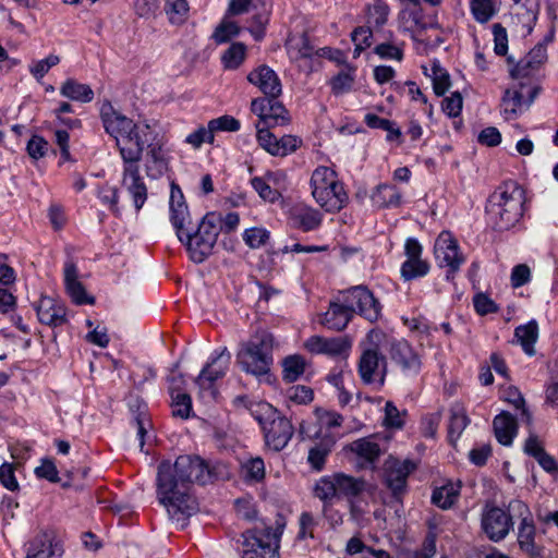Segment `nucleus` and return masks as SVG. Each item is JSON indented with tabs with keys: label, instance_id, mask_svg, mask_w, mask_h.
<instances>
[{
	"label": "nucleus",
	"instance_id": "9",
	"mask_svg": "<svg viewBox=\"0 0 558 558\" xmlns=\"http://www.w3.org/2000/svg\"><path fill=\"white\" fill-rule=\"evenodd\" d=\"M230 362L231 354L226 347L215 350L211 353L208 362L195 379L202 398L211 400L216 398L217 392L214 388V384L217 379L222 378L227 374Z\"/></svg>",
	"mask_w": 558,
	"mask_h": 558
},
{
	"label": "nucleus",
	"instance_id": "17",
	"mask_svg": "<svg viewBox=\"0 0 558 558\" xmlns=\"http://www.w3.org/2000/svg\"><path fill=\"white\" fill-rule=\"evenodd\" d=\"M511 515L499 507H486L482 514V529L493 542L504 539L512 529Z\"/></svg>",
	"mask_w": 558,
	"mask_h": 558
},
{
	"label": "nucleus",
	"instance_id": "18",
	"mask_svg": "<svg viewBox=\"0 0 558 558\" xmlns=\"http://www.w3.org/2000/svg\"><path fill=\"white\" fill-rule=\"evenodd\" d=\"M163 147V138L158 132L145 144L144 166L147 175L151 179L160 178L168 169V158Z\"/></svg>",
	"mask_w": 558,
	"mask_h": 558
},
{
	"label": "nucleus",
	"instance_id": "28",
	"mask_svg": "<svg viewBox=\"0 0 558 558\" xmlns=\"http://www.w3.org/2000/svg\"><path fill=\"white\" fill-rule=\"evenodd\" d=\"M494 432L497 440L504 446H510L518 432V424L509 412H502L494 418Z\"/></svg>",
	"mask_w": 558,
	"mask_h": 558
},
{
	"label": "nucleus",
	"instance_id": "58",
	"mask_svg": "<svg viewBox=\"0 0 558 558\" xmlns=\"http://www.w3.org/2000/svg\"><path fill=\"white\" fill-rule=\"evenodd\" d=\"M353 83L354 70L342 71L331 81L332 92L337 95L348 93L351 90Z\"/></svg>",
	"mask_w": 558,
	"mask_h": 558
},
{
	"label": "nucleus",
	"instance_id": "11",
	"mask_svg": "<svg viewBox=\"0 0 558 558\" xmlns=\"http://www.w3.org/2000/svg\"><path fill=\"white\" fill-rule=\"evenodd\" d=\"M342 301L347 303L352 317L357 313L373 323L380 316L381 305L374 294L364 286L352 287L343 291Z\"/></svg>",
	"mask_w": 558,
	"mask_h": 558
},
{
	"label": "nucleus",
	"instance_id": "60",
	"mask_svg": "<svg viewBox=\"0 0 558 558\" xmlns=\"http://www.w3.org/2000/svg\"><path fill=\"white\" fill-rule=\"evenodd\" d=\"M35 474L38 478L47 480L50 483L60 481L57 466L50 459H43L40 465L35 468Z\"/></svg>",
	"mask_w": 558,
	"mask_h": 558
},
{
	"label": "nucleus",
	"instance_id": "16",
	"mask_svg": "<svg viewBox=\"0 0 558 558\" xmlns=\"http://www.w3.org/2000/svg\"><path fill=\"white\" fill-rule=\"evenodd\" d=\"M538 87L527 88L521 85L519 89H507L502 97V116L506 120H513L530 108L536 96Z\"/></svg>",
	"mask_w": 558,
	"mask_h": 558
},
{
	"label": "nucleus",
	"instance_id": "44",
	"mask_svg": "<svg viewBox=\"0 0 558 558\" xmlns=\"http://www.w3.org/2000/svg\"><path fill=\"white\" fill-rule=\"evenodd\" d=\"M246 56V46L242 43H233L222 54L221 61L226 69H238Z\"/></svg>",
	"mask_w": 558,
	"mask_h": 558
},
{
	"label": "nucleus",
	"instance_id": "22",
	"mask_svg": "<svg viewBox=\"0 0 558 558\" xmlns=\"http://www.w3.org/2000/svg\"><path fill=\"white\" fill-rule=\"evenodd\" d=\"M415 464L410 460H393L387 463L386 484L393 495L402 493L407 487L408 476L414 471Z\"/></svg>",
	"mask_w": 558,
	"mask_h": 558
},
{
	"label": "nucleus",
	"instance_id": "49",
	"mask_svg": "<svg viewBox=\"0 0 558 558\" xmlns=\"http://www.w3.org/2000/svg\"><path fill=\"white\" fill-rule=\"evenodd\" d=\"M97 197L104 206H106L116 216L120 215L118 207L119 203V191L117 187L104 185L97 191Z\"/></svg>",
	"mask_w": 558,
	"mask_h": 558
},
{
	"label": "nucleus",
	"instance_id": "26",
	"mask_svg": "<svg viewBox=\"0 0 558 558\" xmlns=\"http://www.w3.org/2000/svg\"><path fill=\"white\" fill-rule=\"evenodd\" d=\"M350 450L363 460L360 463L361 468L373 466L381 453L379 445L371 437L353 441L350 445Z\"/></svg>",
	"mask_w": 558,
	"mask_h": 558
},
{
	"label": "nucleus",
	"instance_id": "30",
	"mask_svg": "<svg viewBox=\"0 0 558 558\" xmlns=\"http://www.w3.org/2000/svg\"><path fill=\"white\" fill-rule=\"evenodd\" d=\"M400 19L403 29L410 32L413 39H417L423 31L438 26L437 22H424L421 10H404Z\"/></svg>",
	"mask_w": 558,
	"mask_h": 558
},
{
	"label": "nucleus",
	"instance_id": "13",
	"mask_svg": "<svg viewBox=\"0 0 558 558\" xmlns=\"http://www.w3.org/2000/svg\"><path fill=\"white\" fill-rule=\"evenodd\" d=\"M423 246L415 238H408L404 243L405 260L401 264L400 274L404 281L425 277L430 269L427 260L422 258Z\"/></svg>",
	"mask_w": 558,
	"mask_h": 558
},
{
	"label": "nucleus",
	"instance_id": "23",
	"mask_svg": "<svg viewBox=\"0 0 558 558\" xmlns=\"http://www.w3.org/2000/svg\"><path fill=\"white\" fill-rule=\"evenodd\" d=\"M62 549L50 533L36 535L28 544L25 558H61Z\"/></svg>",
	"mask_w": 558,
	"mask_h": 558
},
{
	"label": "nucleus",
	"instance_id": "43",
	"mask_svg": "<svg viewBox=\"0 0 558 558\" xmlns=\"http://www.w3.org/2000/svg\"><path fill=\"white\" fill-rule=\"evenodd\" d=\"M314 495L325 504L338 498L335 474L319 478L315 484Z\"/></svg>",
	"mask_w": 558,
	"mask_h": 558
},
{
	"label": "nucleus",
	"instance_id": "34",
	"mask_svg": "<svg viewBox=\"0 0 558 558\" xmlns=\"http://www.w3.org/2000/svg\"><path fill=\"white\" fill-rule=\"evenodd\" d=\"M535 525L532 520L521 522L518 529V543L520 548L536 558L541 556V548L535 543Z\"/></svg>",
	"mask_w": 558,
	"mask_h": 558
},
{
	"label": "nucleus",
	"instance_id": "50",
	"mask_svg": "<svg viewBox=\"0 0 558 558\" xmlns=\"http://www.w3.org/2000/svg\"><path fill=\"white\" fill-rule=\"evenodd\" d=\"M352 41L355 46L353 56L359 57L360 53L372 45L373 32L369 27H356L351 34Z\"/></svg>",
	"mask_w": 558,
	"mask_h": 558
},
{
	"label": "nucleus",
	"instance_id": "37",
	"mask_svg": "<svg viewBox=\"0 0 558 558\" xmlns=\"http://www.w3.org/2000/svg\"><path fill=\"white\" fill-rule=\"evenodd\" d=\"M338 498H352L360 495L365 488V482L353 476L335 473Z\"/></svg>",
	"mask_w": 558,
	"mask_h": 558
},
{
	"label": "nucleus",
	"instance_id": "7",
	"mask_svg": "<svg viewBox=\"0 0 558 558\" xmlns=\"http://www.w3.org/2000/svg\"><path fill=\"white\" fill-rule=\"evenodd\" d=\"M251 413L263 428L266 446L275 451L287 447L294 434L292 423L267 402L256 403Z\"/></svg>",
	"mask_w": 558,
	"mask_h": 558
},
{
	"label": "nucleus",
	"instance_id": "20",
	"mask_svg": "<svg viewBox=\"0 0 558 558\" xmlns=\"http://www.w3.org/2000/svg\"><path fill=\"white\" fill-rule=\"evenodd\" d=\"M247 81L258 87L268 98H277L281 95L282 86L277 73L268 65H260L251 71Z\"/></svg>",
	"mask_w": 558,
	"mask_h": 558
},
{
	"label": "nucleus",
	"instance_id": "51",
	"mask_svg": "<svg viewBox=\"0 0 558 558\" xmlns=\"http://www.w3.org/2000/svg\"><path fill=\"white\" fill-rule=\"evenodd\" d=\"M60 62L56 54H49L47 58L33 62L29 65V72L36 81L40 82L51 68Z\"/></svg>",
	"mask_w": 558,
	"mask_h": 558
},
{
	"label": "nucleus",
	"instance_id": "56",
	"mask_svg": "<svg viewBox=\"0 0 558 558\" xmlns=\"http://www.w3.org/2000/svg\"><path fill=\"white\" fill-rule=\"evenodd\" d=\"M208 123L214 134L216 132H236L241 128L240 121L228 114L211 119Z\"/></svg>",
	"mask_w": 558,
	"mask_h": 558
},
{
	"label": "nucleus",
	"instance_id": "15",
	"mask_svg": "<svg viewBox=\"0 0 558 558\" xmlns=\"http://www.w3.org/2000/svg\"><path fill=\"white\" fill-rule=\"evenodd\" d=\"M389 355L400 372L408 377L417 376L422 369V359L414 348L405 340L391 342Z\"/></svg>",
	"mask_w": 558,
	"mask_h": 558
},
{
	"label": "nucleus",
	"instance_id": "2",
	"mask_svg": "<svg viewBox=\"0 0 558 558\" xmlns=\"http://www.w3.org/2000/svg\"><path fill=\"white\" fill-rule=\"evenodd\" d=\"M219 476L217 466L198 456H180L173 464L161 462L157 473V498L167 510L169 519L184 529L189 519L198 511L192 484H208Z\"/></svg>",
	"mask_w": 558,
	"mask_h": 558
},
{
	"label": "nucleus",
	"instance_id": "27",
	"mask_svg": "<svg viewBox=\"0 0 558 558\" xmlns=\"http://www.w3.org/2000/svg\"><path fill=\"white\" fill-rule=\"evenodd\" d=\"M513 12L523 28L531 33L539 12L538 0H513Z\"/></svg>",
	"mask_w": 558,
	"mask_h": 558
},
{
	"label": "nucleus",
	"instance_id": "42",
	"mask_svg": "<svg viewBox=\"0 0 558 558\" xmlns=\"http://www.w3.org/2000/svg\"><path fill=\"white\" fill-rule=\"evenodd\" d=\"M458 496L459 487L447 484L433 492L432 501L441 509H448L456 502Z\"/></svg>",
	"mask_w": 558,
	"mask_h": 558
},
{
	"label": "nucleus",
	"instance_id": "29",
	"mask_svg": "<svg viewBox=\"0 0 558 558\" xmlns=\"http://www.w3.org/2000/svg\"><path fill=\"white\" fill-rule=\"evenodd\" d=\"M547 59V51L544 45H536L526 57L521 60L512 71L513 76H526L531 71L538 69Z\"/></svg>",
	"mask_w": 558,
	"mask_h": 558
},
{
	"label": "nucleus",
	"instance_id": "52",
	"mask_svg": "<svg viewBox=\"0 0 558 558\" xmlns=\"http://www.w3.org/2000/svg\"><path fill=\"white\" fill-rule=\"evenodd\" d=\"M269 239V232L264 228H250L243 232V241L251 248H259Z\"/></svg>",
	"mask_w": 558,
	"mask_h": 558
},
{
	"label": "nucleus",
	"instance_id": "59",
	"mask_svg": "<svg viewBox=\"0 0 558 558\" xmlns=\"http://www.w3.org/2000/svg\"><path fill=\"white\" fill-rule=\"evenodd\" d=\"M316 417L322 428L331 429L341 426L343 417L341 414L325 409L316 410Z\"/></svg>",
	"mask_w": 558,
	"mask_h": 558
},
{
	"label": "nucleus",
	"instance_id": "39",
	"mask_svg": "<svg viewBox=\"0 0 558 558\" xmlns=\"http://www.w3.org/2000/svg\"><path fill=\"white\" fill-rule=\"evenodd\" d=\"M333 444V439L328 437L316 442L310 449L307 461L313 469L320 471L324 468L326 458L331 452Z\"/></svg>",
	"mask_w": 558,
	"mask_h": 558
},
{
	"label": "nucleus",
	"instance_id": "57",
	"mask_svg": "<svg viewBox=\"0 0 558 558\" xmlns=\"http://www.w3.org/2000/svg\"><path fill=\"white\" fill-rule=\"evenodd\" d=\"M215 136L208 123L207 126H199L197 130L190 133L186 136L185 142L197 149L204 143L213 144Z\"/></svg>",
	"mask_w": 558,
	"mask_h": 558
},
{
	"label": "nucleus",
	"instance_id": "45",
	"mask_svg": "<svg viewBox=\"0 0 558 558\" xmlns=\"http://www.w3.org/2000/svg\"><path fill=\"white\" fill-rule=\"evenodd\" d=\"M433 88L437 96H442L450 87V76L448 72L441 68L438 61H433L430 74Z\"/></svg>",
	"mask_w": 558,
	"mask_h": 558
},
{
	"label": "nucleus",
	"instance_id": "25",
	"mask_svg": "<svg viewBox=\"0 0 558 558\" xmlns=\"http://www.w3.org/2000/svg\"><path fill=\"white\" fill-rule=\"evenodd\" d=\"M169 392L172 399V413L174 416L187 418L192 409L191 397L183 391L184 380L181 375H172L169 378Z\"/></svg>",
	"mask_w": 558,
	"mask_h": 558
},
{
	"label": "nucleus",
	"instance_id": "62",
	"mask_svg": "<svg viewBox=\"0 0 558 558\" xmlns=\"http://www.w3.org/2000/svg\"><path fill=\"white\" fill-rule=\"evenodd\" d=\"M502 399L513 405L518 410H522V414L530 418L527 410L524 408L525 401L517 387L510 386L502 392Z\"/></svg>",
	"mask_w": 558,
	"mask_h": 558
},
{
	"label": "nucleus",
	"instance_id": "41",
	"mask_svg": "<svg viewBox=\"0 0 558 558\" xmlns=\"http://www.w3.org/2000/svg\"><path fill=\"white\" fill-rule=\"evenodd\" d=\"M241 471L246 482L259 483L266 473L264 460L259 457L250 458L242 462Z\"/></svg>",
	"mask_w": 558,
	"mask_h": 558
},
{
	"label": "nucleus",
	"instance_id": "4",
	"mask_svg": "<svg viewBox=\"0 0 558 558\" xmlns=\"http://www.w3.org/2000/svg\"><path fill=\"white\" fill-rule=\"evenodd\" d=\"M310 186L315 202L328 213L340 211L349 202L343 183L329 167H317L312 172Z\"/></svg>",
	"mask_w": 558,
	"mask_h": 558
},
{
	"label": "nucleus",
	"instance_id": "12",
	"mask_svg": "<svg viewBox=\"0 0 558 558\" xmlns=\"http://www.w3.org/2000/svg\"><path fill=\"white\" fill-rule=\"evenodd\" d=\"M304 348L312 354L345 360L350 354L352 342L345 336L326 338L315 335L305 340Z\"/></svg>",
	"mask_w": 558,
	"mask_h": 558
},
{
	"label": "nucleus",
	"instance_id": "14",
	"mask_svg": "<svg viewBox=\"0 0 558 558\" xmlns=\"http://www.w3.org/2000/svg\"><path fill=\"white\" fill-rule=\"evenodd\" d=\"M357 372L363 384L381 387L386 376L385 357L375 348L365 349L360 356Z\"/></svg>",
	"mask_w": 558,
	"mask_h": 558
},
{
	"label": "nucleus",
	"instance_id": "55",
	"mask_svg": "<svg viewBox=\"0 0 558 558\" xmlns=\"http://www.w3.org/2000/svg\"><path fill=\"white\" fill-rule=\"evenodd\" d=\"M65 289L72 301L77 305L95 303V299L87 294L83 283L80 280L66 283Z\"/></svg>",
	"mask_w": 558,
	"mask_h": 558
},
{
	"label": "nucleus",
	"instance_id": "54",
	"mask_svg": "<svg viewBox=\"0 0 558 558\" xmlns=\"http://www.w3.org/2000/svg\"><path fill=\"white\" fill-rule=\"evenodd\" d=\"M389 15V5L384 0H375L368 7V21L376 26L384 25Z\"/></svg>",
	"mask_w": 558,
	"mask_h": 558
},
{
	"label": "nucleus",
	"instance_id": "48",
	"mask_svg": "<svg viewBox=\"0 0 558 558\" xmlns=\"http://www.w3.org/2000/svg\"><path fill=\"white\" fill-rule=\"evenodd\" d=\"M241 28L236 25V23L229 21L228 19H223L220 24L215 28L213 34V39L216 44H225L229 41L232 37H235L240 34Z\"/></svg>",
	"mask_w": 558,
	"mask_h": 558
},
{
	"label": "nucleus",
	"instance_id": "63",
	"mask_svg": "<svg viewBox=\"0 0 558 558\" xmlns=\"http://www.w3.org/2000/svg\"><path fill=\"white\" fill-rule=\"evenodd\" d=\"M313 390L306 386H294L287 391L290 401L298 404H306L313 400Z\"/></svg>",
	"mask_w": 558,
	"mask_h": 558
},
{
	"label": "nucleus",
	"instance_id": "53",
	"mask_svg": "<svg viewBox=\"0 0 558 558\" xmlns=\"http://www.w3.org/2000/svg\"><path fill=\"white\" fill-rule=\"evenodd\" d=\"M256 138L259 146L268 154L275 156V150L278 148V138L269 132L267 126L260 125V123L256 124Z\"/></svg>",
	"mask_w": 558,
	"mask_h": 558
},
{
	"label": "nucleus",
	"instance_id": "33",
	"mask_svg": "<svg viewBox=\"0 0 558 558\" xmlns=\"http://www.w3.org/2000/svg\"><path fill=\"white\" fill-rule=\"evenodd\" d=\"M517 342L529 356L535 354V343L538 339V325L535 320H531L525 325H520L514 330Z\"/></svg>",
	"mask_w": 558,
	"mask_h": 558
},
{
	"label": "nucleus",
	"instance_id": "8",
	"mask_svg": "<svg viewBox=\"0 0 558 558\" xmlns=\"http://www.w3.org/2000/svg\"><path fill=\"white\" fill-rule=\"evenodd\" d=\"M221 231V215L217 213L206 214L197 229L192 228L184 232L183 244L194 263H203L214 250L219 232Z\"/></svg>",
	"mask_w": 558,
	"mask_h": 558
},
{
	"label": "nucleus",
	"instance_id": "24",
	"mask_svg": "<svg viewBox=\"0 0 558 558\" xmlns=\"http://www.w3.org/2000/svg\"><path fill=\"white\" fill-rule=\"evenodd\" d=\"M351 312L342 301V294L338 302H331L328 310L323 314L319 323L328 329L342 330L352 319Z\"/></svg>",
	"mask_w": 558,
	"mask_h": 558
},
{
	"label": "nucleus",
	"instance_id": "46",
	"mask_svg": "<svg viewBox=\"0 0 558 558\" xmlns=\"http://www.w3.org/2000/svg\"><path fill=\"white\" fill-rule=\"evenodd\" d=\"M165 11L170 23L180 25L189 14V4L186 0H166Z\"/></svg>",
	"mask_w": 558,
	"mask_h": 558
},
{
	"label": "nucleus",
	"instance_id": "31",
	"mask_svg": "<svg viewBox=\"0 0 558 558\" xmlns=\"http://www.w3.org/2000/svg\"><path fill=\"white\" fill-rule=\"evenodd\" d=\"M470 424V418L466 414L464 407L460 403H454L450 408V416L448 424V439L453 445L462 435L465 427Z\"/></svg>",
	"mask_w": 558,
	"mask_h": 558
},
{
	"label": "nucleus",
	"instance_id": "36",
	"mask_svg": "<svg viewBox=\"0 0 558 558\" xmlns=\"http://www.w3.org/2000/svg\"><path fill=\"white\" fill-rule=\"evenodd\" d=\"M60 94L73 101L90 102L94 98V92L87 84L78 83L75 80H66L60 87Z\"/></svg>",
	"mask_w": 558,
	"mask_h": 558
},
{
	"label": "nucleus",
	"instance_id": "64",
	"mask_svg": "<svg viewBox=\"0 0 558 558\" xmlns=\"http://www.w3.org/2000/svg\"><path fill=\"white\" fill-rule=\"evenodd\" d=\"M301 145V140L293 135H284L278 140V148L275 150V156L284 157L294 153Z\"/></svg>",
	"mask_w": 558,
	"mask_h": 558
},
{
	"label": "nucleus",
	"instance_id": "10",
	"mask_svg": "<svg viewBox=\"0 0 558 558\" xmlns=\"http://www.w3.org/2000/svg\"><path fill=\"white\" fill-rule=\"evenodd\" d=\"M434 255L438 266L447 268V280L453 279L461 265L465 262L457 240L448 231H442L437 236L434 245Z\"/></svg>",
	"mask_w": 558,
	"mask_h": 558
},
{
	"label": "nucleus",
	"instance_id": "19",
	"mask_svg": "<svg viewBox=\"0 0 558 558\" xmlns=\"http://www.w3.org/2000/svg\"><path fill=\"white\" fill-rule=\"evenodd\" d=\"M169 209L170 220L175 229L177 236L183 242L184 232L190 229L191 218L183 193L174 185L171 187Z\"/></svg>",
	"mask_w": 558,
	"mask_h": 558
},
{
	"label": "nucleus",
	"instance_id": "40",
	"mask_svg": "<svg viewBox=\"0 0 558 558\" xmlns=\"http://www.w3.org/2000/svg\"><path fill=\"white\" fill-rule=\"evenodd\" d=\"M306 361L301 355H289L282 361V378L288 383L298 380L304 373Z\"/></svg>",
	"mask_w": 558,
	"mask_h": 558
},
{
	"label": "nucleus",
	"instance_id": "38",
	"mask_svg": "<svg viewBox=\"0 0 558 558\" xmlns=\"http://www.w3.org/2000/svg\"><path fill=\"white\" fill-rule=\"evenodd\" d=\"M470 12L480 24L488 23L497 13L496 0H470Z\"/></svg>",
	"mask_w": 558,
	"mask_h": 558
},
{
	"label": "nucleus",
	"instance_id": "32",
	"mask_svg": "<svg viewBox=\"0 0 558 558\" xmlns=\"http://www.w3.org/2000/svg\"><path fill=\"white\" fill-rule=\"evenodd\" d=\"M371 199L378 208L398 207L401 204V193L393 185L379 184L372 193Z\"/></svg>",
	"mask_w": 558,
	"mask_h": 558
},
{
	"label": "nucleus",
	"instance_id": "1",
	"mask_svg": "<svg viewBox=\"0 0 558 558\" xmlns=\"http://www.w3.org/2000/svg\"><path fill=\"white\" fill-rule=\"evenodd\" d=\"M100 119L106 133L111 136L123 161L121 185L138 211L147 199V186L141 175L140 161L145 144L157 133L147 121H133L106 101L100 108Z\"/></svg>",
	"mask_w": 558,
	"mask_h": 558
},
{
	"label": "nucleus",
	"instance_id": "47",
	"mask_svg": "<svg viewBox=\"0 0 558 558\" xmlns=\"http://www.w3.org/2000/svg\"><path fill=\"white\" fill-rule=\"evenodd\" d=\"M252 187L266 202L275 203L281 197V192L270 186L264 177H255L251 180Z\"/></svg>",
	"mask_w": 558,
	"mask_h": 558
},
{
	"label": "nucleus",
	"instance_id": "5",
	"mask_svg": "<svg viewBox=\"0 0 558 558\" xmlns=\"http://www.w3.org/2000/svg\"><path fill=\"white\" fill-rule=\"evenodd\" d=\"M284 527L283 518H279L275 526H255L242 533V558H277Z\"/></svg>",
	"mask_w": 558,
	"mask_h": 558
},
{
	"label": "nucleus",
	"instance_id": "3",
	"mask_svg": "<svg viewBox=\"0 0 558 558\" xmlns=\"http://www.w3.org/2000/svg\"><path fill=\"white\" fill-rule=\"evenodd\" d=\"M523 191L515 183L499 186L488 198V223L498 231L512 228L523 215Z\"/></svg>",
	"mask_w": 558,
	"mask_h": 558
},
{
	"label": "nucleus",
	"instance_id": "61",
	"mask_svg": "<svg viewBox=\"0 0 558 558\" xmlns=\"http://www.w3.org/2000/svg\"><path fill=\"white\" fill-rule=\"evenodd\" d=\"M286 114L287 111L284 107L280 102L275 101L272 99L269 106V110L267 112V116H269V121L264 122L263 125L270 128L277 124H284L288 122V118Z\"/></svg>",
	"mask_w": 558,
	"mask_h": 558
},
{
	"label": "nucleus",
	"instance_id": "35",
	"mask_svg": "<svg viewBox=\"0 0 558 558\" xmlns=\"http://www.w3.org/2000/svg\"><path fill=\"white\" fill-rule=\"evenodd\" d=\"M320 213L312 207H301L293 211L292 221L294 227L304 232L313 231L322 225Z\"/></svg>",
	"mask_w": 558,
	"mask_h": 558
},
{
	"label": "nucleus",
	"instance_id": "6",
	"mask_svg": "<svg viewBox=\"0 0 558 558\" xmlns=\"http://www.w3.org/2000/svg\"><path fill=\"white\" fill-rule=\"evenodd\" d=\"M272 336L264 330L242 342L236 352L241 369L256 377L266 375L272 364Z\"/></svg>",
	"mask_w": 558,
	"mask_h": 558
},
{
	"label": "nucleus",
	"instance_id": "21",
	"mask_svg": "<svg viewBox=\"0 0 558 558\" xmlns=\"http://www.w3.org/2000/svg\"><path fill=\"white\" fill-rule=\"evenodd\" d=\"M35 310L39 322L50 327L62 326L68 320L64 304L53 298L41 296Z\"/></svg>",
	"mask_w": 558,
	"mask_h": 558
}]
</instances>
